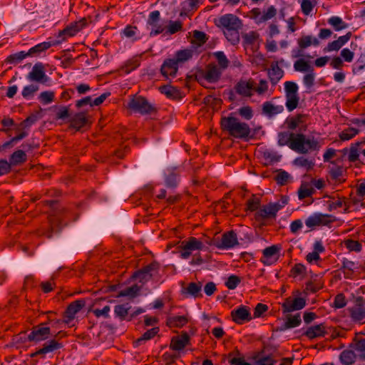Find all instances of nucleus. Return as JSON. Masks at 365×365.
I'll return each mask as SVG.
<instances>
[{
    "label": "nucleus",
    "mask_w": 365,
    "mask_h": 365,
    "mask_svg": "<svg viewBox=\"0 0 365 365\" xmlns=\"http://www.w3.org/2000/svg\"><path fill=\"white\" fill-rule=\"evenodd\" d=\"M268 76L271 83L275 86L283 77L284 71L279 67L277 62L273 63L271 65L270 69L268 71Z\"/></svg>",
    "instance_id": "e433bc0d"
},
{
    "label": "nucleus",
    "mask_w": 365,
    "mask_h": 365,
    "mask_svg": "<svg viewBox=\"0 0 365 365\" xmlns=\"http://www.w3.org/2000/svg\"><path fill=\"white\" fill-rule=\"evenodd\" d=\"M365 144V140L363 141H358L354 143H351L349 148V153L348 155V160L354 163L359 160V147L361 145Z\"/></svg>",
    "instance_id": "09e8293b"
},
{
    "label": "nucleus",
    "mask_w": 365,
    "mask_h": 365,
    "mask_svg": "<svg viewBox=\"0 0 365 365\" xmlns=\"http://www.w3.org/2000/svg\"><path fill=\"white\" fill-rule=\"evenodd\" d=\"M297 42L299 49L292 51V57L294 58L302 56V50L310 46L312 44L314 46L319 44V40L316 38H312L311 36H303L298 39Z\"/></svg>",
    "instance_id": "bb28decb"
},
{
    "label": "nucleus",
    "mask_w": 365,
    "mask_h": 365,
    "mask_svg": "<svg viewBox=\"0 0 365 365\" xmlns=\"http://www.w3.org/2000/svg\"><path fill=\"white\" fill-rule=\"evenodd\" d=\"M39 90L38 85L36 83H31L27 86H25L21 91L22 97L26 100L32 99L36 93Z\"/></svg>",
    "instance_id": "8fccbe9b"
},
{
    "label": "nucleus",
    "mask_w": 365,
    "mask_h": 365,
    "mask_svg": "<svg viewBox=\"0 0 365 365\" xmlns=\"http://www.w3.org/2000/svg\"><path fill=\"white\" fill-rule=\"evenodd\" d=\"M329 198L331 200L327 201L328 210L332 211L338 208L344 207V212L347 213L350 209V202L346 200L345 197H336L335 195H330Z\"/></svg>",
    "instance_id": "393cba45"
},
{
    "label": "nucleus",
    "mask_w": 365,
    "mask_h": 365,
    "mask_svg": "<svg viewBox=\"0 0 365 365\" xmlns=\"http://www.w3.org/2000/svg\"><path fill=\"white\" fill-rule=\"evenodd\" d=\"M213 56L217 60L219 68L222 70L227 68L229 66V60L223 51H217L213 53Z\"/></svg>",
    "instance_id": "0e129e2a"
},
{
    "label": "nucleus",
    "mask_w": 365,
    "mask_h": 365,
    "mask_svg": "<svg viewBox=\"0 0 365 365\" xmlns=\"http://www.w3.org/2000/svg\"><path fill=\"white\" fill-rule=\"evenodd\" d=\"M140 287L137 284H134L131 287H128L125 288L123 290H121L118 294L117 295L118 297H130L131 298L135 297L139 292H140Z\"/></svg>",
    "instance_id": "4d7b16f0"
},
{
    "label": "nucleus",
    "mask_w": 365,
    "mask_h": 365,
    "mask_svg": "<svg viewBox=\"0 0 365 365\" xmlns=\"http://www.w3.org/2000/svg\"><path fill=\"white\" fill-rule=\"evenodd\" d=\"M26 160L27 156L25 151L22 150H17L11 155L9 158V163L11 164V166L18 165L26 162Z\"/></svg>",
    "instance_id": "49530a36"
},
{
    "label": "nucleus",
    "mask_w": 365,
    "mask_h": 365,
    "mask_svg": "<svg viewBox=\"0 0 365 365\" xmlns=\"http://www.w3.org/2000/svg\"><path fill=\"white\" fill-rule=\"evenodd\" d=\"M55 93L52 91H43L38 96V101L43 105L49 104L54 101Z\"/></svg>",
    "instance_id": "680f3d73"
},
{
    "label": "nucleus",
    "mask_w": 365,
    "mask_h": 365,
    "mask_svg": "<svg viewBox=\"0 0 365 365\" xmlns=\"http://www.w3.org/2000/svg\"><path fill=\"white\" fill-rule=\"evenodd\" d=\"M85 306L86 301L84 299H78L70 303L63 313L65 323L68 324L73 320L75 315Z\"/></svg>",
    "instance_id": "4be33fe9"
},
{
    "label": "nucleus",
    "mask_w": 365,
    "mask_h": 365,
    "mask_svg": "<svg viewBox=\"0 0 365 365\" xmlns=\"http://www.w3.org/2000/svg\"><path fill=\"white\" fill-rule=\"evenodd\" d=\"M255 82L252 79L248 81L240 80L235 86V92L243 96L250 98L253 95Z\"/></svg>",
    "instance_id": "5701e85b"
},
{
    "label": "nucleus",
    "mask_w": 365,
    "mask_h": 365,
    "mask_svg": "<svg viewBox=\"0 0 365 365\" xmlns=\"http://www.w3.org/2000/svg\"><path fill=\"white\" fill-rule=\"evenodd\" d=\"M179 248L180 257L187 259L193 251L203 249V242L195 237H190L187 240L182 241Z\"/></svg>",
    "instance_id": "9d476101"
},
{
    "label": "nucleus",
    "mask_w": 365,
    "mask_h": 365,
    "mask_svg": "<svg viewBox=\"0 0 365 365\" xmlns=\"http://www.w3.org/2000/svg\"><path fill=\"white\" fill-rule=\"evenodd\" d=\"M280 248L277 245H272L266 247L262 251V257L260 262L265 266H270L277 260V255L279 252Z\"/></svg>",
    "instance_id": "b1692460"
},
{
    "label": "nucleus",
    "mask_w": 365,
    "mask_h": 365,
    "mask_svg": "<svg viewBox=\"0 0 365 365\" xmlns=\"http://www.w3.org/2000/svg\"><path fill=\"white\" fill-rule=\"evenodd\" d=\"M26 78L29 81L42 83H45L48 80L42 63H36L33 66L31 71L28 73Z\"/></svg>",
    "instance_id": "6ab92c4d"
},
{
    "label": "nucleus",
    "mask_w": 365,
    "mask_h": 365,
    "mask_svg": "<svg viewBox=\"0 0 365 365\" xmlns=\"http://www.w3.org/2000/svg\"><path fill=\"white\" fill-rule=\"evenodd\" d=\"M208 40V36L203 31L195 30L190 43L194 48L203 46Z\"/></svg>",
    "instance_id": "ea45409f"
},
{
    "label": "nucleus",
    "mask_w": 365,
    "mask_h": 365,
    "mask_svg": "<svg viewBox=\"0 0 365 365\" xmlns=\"http://www.w3.org/2000/svg\"><path fill=\"white\" fill-rule=\"evenodd\" d=\"M179 66L173 58H165L160 66V73L165 79L175 78L177 76Z\"/></svg>",
    "instance_id": "412c9836"
},
{
    "label": "nucleus",
    "mask_w": 365,
    "mask_h": 365,
    "mask_svg": "<svg viewBox=\"0 0 365 365\" xmlns=\"http://www.w3.org/2000/svg\"><path fill=\"white\" fill-rule=\"evenodd\" d=\"M277 14V9L274 6H270L266 12H264L261 16L257 19V24H261L265 22L273 17H274Z\"/></svg>",
    "instance_id": "69168bd1"
},
{
    "label": "nucleus",
    "mask_w": 365,
    "mask_h": 365,
    "mask_svg": "<svg viewBox=\"0 0 365 365\" xmlns=\"http://www.w3.org/2000/svg\"><path fill=\"white\" fill-rule=\"evenodd\" d=\"M280 205L278 203L269 202L267 205L259 207L255 213V220L260 222V226H265L266 223L263 221L270 218H275Z\"/></svg>",
    "instance_id": "1a4fd4ad"
},
{
    "label": "nucleus",
    "mask_w": 365,
    "mask_h": 365,
    "mask_svg": "<svg viewBox=\"0 0 365 365\" xmlns=\"http://www.w3.org/2000/svg\"><path fill=\"white\" fill-rule=\"evenodd\" d=\"M230 315L232 321L237 324H242L252 319L250 308L245 305H240L237 309L232 310Z\"/></svg>",
    "instance_id": "f3484780"
},
{
    "label": "nucleus",
    "mask_w": 365,
    "mask_h": 365,
    "mask_svg": "<svg viewBox=\"0 0 365 365\" xmlns=\"http://www.w3.org/2000/svg\"><path fill=\"white\" fill-rule=\"evenodd\" d=\"M222 76V69H220L215 63H208L205 70H200L196 74L197 81L202 85V80H205L208 83L217 82Z\"/></svg>",
    "instance_id": "0eeeda50"
},
{
    "label": "nucleus",
    "mask_w": 365,
    "mask_h": 365,
    "mask_svg": "<svg viewBox=\"0 0 365 365\" xmlns=\"http://www.w3.org/2000/svg\"><path fill=\"white\" fill-rule=\"evenodd\" d=\"M63 347L61 342H58L55 339H50L43 344L42 348L36 351V354L46 355L48 353L53 352L56 350L61 349Z\"/></svg>",
    "instance_id": "473e14b6"
},
{
    "label": "nucleus",
    "mask_w": 365,
    "mask_h": 365,
    "mask_svg": "<svg viewBox=\"0 0 365 365\" xmlns=\"http://www.w3.org/2000/svg\"><path fill=\"white\" fill-rule=\"evenodd\" d=\"M358 269L360 268L359 266H357V263L346 258H343L341 267L339 269V271L343 272L345 279H351L353 278L354 270Z\"/></svg>",
    "instance_id": "7c9ffc66"
},
{
    "label": "nucleus",
    "mask_w": 365,
    "mask_h": 365,
    "mask_svg": "<svg viewBox=\"0 0 365 365\" xmlns=\"http://www.w3.org/2000/svg\"><path fill=\"white\" fill-rule=\"evenodd\" d=\"M78 33L73 29L72 25L69 24L66 27H65L63 30H60L56 36V39L55 41H59L60 44L66 41L68 38L73 37L76 36Z\"/></svg>",
    "instance_id": "37998d69"
},
{
    "label": "nucleus",
    "mask_w": 365,
    "mask_h": 365,
    "mask_svg": "<svg viewBox=\"0 0 365 365\" xmlns=\"http://www.w3.org/2000/svg\"><path fill=\"white\" fill-rule=\"evenodd\" d=\"M195 53L192 48H185L178 50L175 53L174 57L172 58L176 63L180 66L189 60H190Z\"/></svg>",
    "instance_id": "f704fd0d"
},
{
    "label": "nucleus",
    "mask_w": 365,
    "mask_h": 365,
    "mask_svg": "<svg viewBox=\"0 0 365 365\" xmlns=\"http://www.w3.org/2000/svg\"><path fill=\"white\" fill-rule=\"evenodd\" d=\"M327 334L326 326L324 323L309 327L302 334V336H307L309 339H313L319 337H324Z\"/></svg>",
    "instance_id": "c85d7f7f"
},
{
    "label": "nucleus",
    "mask_w": 365,
    "mask_h": 365,
    "mask_svg": "<svg viewBox=\"0 0 365 365\" xmlns=\"http://www.w3.org/2000/svg\"><path fill=\"white\" fill-rule=\"evenodd\" d=\"M351 317L357 322L365 319V300L362 297H358L354 302V306L349 309Z\"/></svg>",
    "instance_id": "aec40b11"
},
{
    "label": "nucleus",
    "mask_w": 365,
    "mask_h": 365,
    "mask_svg": "<svg viewBox=\"0 0 365 365\" xmlns=\"http://www.w3.org/2000/svg\"><path fill=\"white\" fill-rule=\"evenodd\" d=\"M159 269L160 264L156 261H153L143 268L134 272L132 274V278L138 279L139 282L145 284L152 279V272L158 271Z\"/></svg>",
    "instance_id": "9b49d317"
},
{
    "label": "nucleus",
    "mask_w": 365,
    "mask_h": 365,
    "mask_svg": "<svg viewBox=\"0 0 365 365\" xmlns=\"http://www.w3.org/2000/svg\"><path fill=\"white\" fill-rule=\"evenodd\" d=\"M220 126L223 131H227L230 135L247 141L250 134V126L247 123L240 122L233 116L222 117L220 120Z\"/></svg>",
    "instance_id": "20e7f679"
},
{
    "label": "nucleus",
    "mask_w": 365,
    "mask_h": 365,
    "mask_svg": "<svg viewBox=\"0 0 365 365\" xmlns=\"http://www.w3.org/2000/svg\"><path fill=\"white\" fill-rule=\"evenodd\" d=\"M298 89L299 87L295 82L286 81L284 83L285 106L289 112L293 111L298 107L299 102Z\"/></svg>",
    "instance_id": "423d86ee"
},
{
    "label": "nucleus",
    "mask_w": 365,
    "mask_h": 365,
    "mask_svg": "<svg viewBox=\"0 0 365 365\" xmlns=\"http://www.w3.org/2000/svg\"><path fill=\"white\" fill-rule=\"evenodd\" d=\"M131 307L128 306V304H118L114 307V314L115 317L118 318L120 321H127L130 322V314L129 310L130 309Z\"/></svg>",
    "instance_id": "4c0bfd02"
},
{
    "label": "nucleus",
    "mask_w": 365,
    "mask_h": 365,
    "mask_svg": "<svg viewBox=\"0 0 365 365\" xmlns=\"http://www.w3.org/2000/svg\"><path fill=\"white\" fill-rule=\"evenodd\" d=\"M359 133L358 129L349 127L339 133V138L343 141L349 140L355 137Z\"/></svg>",
    "instance_id": "e2e57ef3"
},
{
    "label": "nucleus",
    "mask_w": 365,
    "mask_h": 365,
    "mask_svg": "<svg viewBox=\"0 0 365 365\" xmlns=\"http://www.w3.org/2000/svg\"><path fill=\"white\" fill-rule=\"evenodd\" d=\"M307 117L308 115L303 113H298L294 116H289L286 118L284 125L289 130H292L291 132L296 130L297 127L301 126L299 133H302L307 130V125L306 124H303L306 123Z\"/></svg>",
    "instance_id": "dca6fc26"
},
{
    "label": "nucleus",
    "mask_w": 365,
    "mask_h": 365,
    "mask_svg": "<svg viewBox=\"0 0 365 365\" xmlns=\"http://www.w3.org/2000/svg\"><path fill=\"white\" fill-rule=\"evenodd\" d=\"M43 203L52 209V213L48 217V225L38 230V235L51 239L54 233H59L68 225L70 212L68 209H57L56 200H44Z\"/></svg>",
    "instance_id": "f257e3e1"
},
{
    "label": "nucleus",
    "mask_w": 365,
    "mask_h": 365,
    "mask_svg": "<svg viewBox=\"0 0 365 365\" xmlns=\"http://www.w3.org/2000/svg\"><path fill=\"white\" fill-rule=\"evenodd\" d=\"M202 284L201 282H190L187 287L182 290V293L195 298L201 297Z\"/></svg>",
    "instance_id": "79ce46f5"
},
{
    "label": "nucleus",
    "mask_w": 365,
    "mask_h": 365,
    "mask_svg": "<svg viewBox=\"0 0 365 365\" xmlns=\"http://www.w3.org/2000/svg\"><path fill=\"white\" fill-rule=\"evenodd\" d=\"M190 337L187 332L182 331L180 336H173L171 339L170 349L173 351H181L190 344Z\"/></svg>",
    "instance_id": "a878e982"
},
{
    "label": "nucleus",
    "mask_w": 365,
    "mask_h": 365,
    "mask_svg": "<svg viewBox=\"0 0 365 365\" xmlns=\"http://www.w3.org/2000/svg\"><path fill=\"white\" fill-rule=\"evenodd\" d=\"M293 163L297 166L306 168L307 171L312 170L314 166V163L312 160H309L307 158L304 157H298L295 158Z\"/></svg>",
    "instance_id": "bf43d9fd"
},
{
    "label": "nucleus",
    "mask_w": 365,
    "mask_h": 365,
    "mask_svg": "<svg viewBox=\"0 0 365 365\" xmlns=\"http://www.w3.org/2000/svg\"><path fill=\"white\" fill-rule=\"evenodd\" d=\"M128 108L142 115H148L157 112L155 106L148 102L145 97L133 96L128 104Z\"/></svg>",
    "instance_id": "39448f33"
},
{
    "label": "nucleus",
    "mask_w": 365,
    "mask_h": 365,
    "mask_svg": "<svg viewBox=\"0 0 365 365\" xmlns=\"http://www.w3.org/2000/svg\"><path fill=\"white\" fill-rule=\"evenodd\" d=\"M335 221L334 217L328 214L314 213L305 220L306 225L314 229L316 226H327Z\"/></svg>",
    "instance_id": "ddd939ff"
},
{
    "label": "nucleus",
    "mask_w": 365,
    "mask_h": 365,
    "mask_svg": "<svg viewBox=\"0 0 365 365\" xmlns=\"http://www.w3.org/2000/svg\"><path fill=\"white\" fill-rule=\"evenodd\" d=\"M189 322V318L187 316H170L166 319V326L169 328H182L185 327Z\"/></svg>",
    "instance_id": "72a5a7b5"
},
{
    "label": "nucleus",
    "mask_w": 365,
    "mask_h": 365,
    "mask_svg": "<svg viewBox=\"0 0 365 365\" xmlns=\"http://www.w3.org/2000/svg\"><path fill=\"white\" fill-rule=\"evenodd\" d=\"M200 4H202V0H186L182 4L180 15L182 16L189 11H196Z\"/></svg>",
    "instance_id": "3c124183"
},
{
    "label": "nucleus",
    "mask_w": 365,
    "mask_h": 365,
    "mask_svg": "<svg viewBox=\"0 0 365 365\" xmlns=\"http://www.w3.org/2000/svg\"><path fill=\"white\" fill-rule=\"evenodd\" d=\"M277 144L279 146L287 145L291 150L300 153L307 154L309 150H318L319 143L314 138H306L302 133L291 131H281L277 134Z\"/></svg>",
    "instance_id": "f03ea898"
},
{
    "label": "nucleus",
    "mask_w": 365,
    "mask_h": 365,
    "mask_svg": "<svg viewBox=\"0 0 365 365\" xmlns=\"http://www.w3.org/2000/svg\"><path fill=\"white\" fill-rule=\"evenodd\" d=\"M42 109L40 108L39 110L36 111L35 113H32L29 115L25 120L21 121L18 127L16 128V130H25L26 128H29L33 124H34L40 118Z\"/></svg>",
    "instance_id": "58836bf2"
},
{
    "label": "nucleus",
    "mask_w": 365,
    "mask_h": 365,
    "mask_svg": "<svg viewBox=\"0 0 365 365\" xmlns=\"http://www.w3.org/2000/svg\"><path fill=\"white\" fill-rule=\"evenodd\" d=\"M263 353L264 350H262L253 356L255 361L253 365H274L276 364V360L270 355L261 356Z\"/></svg>",
    "instance_id": "a18cd8bd"
},
{
    "label": "nucleus",
    "mask_w": 365,
    "mask_h": 365,
    "mask_svg": "<svg viewBox=\"0 0 365 365\" xmlns=\"http://www.w3.org/2000/svg\"><path fill=\"white\" fill-rule=\"evenodd\" d=\"M182 168L180 166H173L166 168L164 171V181L166 187L175 189L178 187L180 180Z\"/></svg>",
    "instance_id": "f8f14e48"
},
{
    "label": "nucleus",
    "mask_w": 365,
    "mask_h": 365,
    "mask_svg": "<svg viewBox=\"0 0 365 365\" xmlns=\"http://www.w3.org/2000/svg\"><path fill=\"white\" fill-rule=\"evenodd\" d=\"M315 192L314 188L309 183L303 182L298 190V197L299 200H304L307 197H312Z\"/></svg>",
    "instance_id": "de8ad7c7"
},
{
    "label": "nucleus",
    "mask_w": 365,
    "mask_h": 365,
    "mask_svg": "<svg viewBox=\"0 0 365 365\" xmlns=\"http://www.w3.org/2000/svg\"><path fill=\"white\" fill-rule=\"evenodd\" d=\"M29 56L27 52L21 51L9 56L6 58V62L10 63H18L23 59Z\"/></svg>",
    "instance_id": "338daca9"
},
{
    "label": "nucleus",
    "mask_w": 365,
    "mask_h": 365,
    "mask_svg": "<svg viewBox=\"0 0 365 365\" xmlns=\"http://www.w3.org/2000/svg\"><path fill=\"white\" fill-rule=\"evenodd\" d=\"M354 340L356 341L355 344H351L349 348H352L360 352L359 355V359L362 361H365V339L356 340L355 338Z\"/></svg>",
    "instance_id": "5fc2aeb1"
},
{
    "label": "nucleus",
    "mask_w": 365,
    "mask_h": 365,
    "mask_svg": "<svg viewBox=\"0 0 365 365\" xmlns=\"http://www.w3.org/2000/svg\"><path fill=\"white\" fill-rule=\"evenodd\" d=\"M146 27L150 29V37L158 36L165 31V26L162 22L160 13L158 10L151 11L146 20Z\"/></svg>",
    "instance_id": "6e6552de"
},
{
    "label": "nucleus",
    "mask_w": 365,
    "mask_h": 365,
    "mask_svg": "<svg viewBox=\"0 0 365 365\" xmlns=\"http://www.w3.org/2000/svg\"><path fill=\"white\" fill-rule=\"evenodd\" d=\"M220 250H229L239 245L237 233L234 230L227 231L222 233L220 237Z\"/></svg>",
    "instance_id": "a211bd4d"
},
{
    "label": "nucleus",
    "mask_w": 365,
    "mask_h": 365,
    "mask_svg": "<svg viewBox=\"0 0 365 365\" xmlns=\"http://www.w3.org/2000/svg\"><path fill=\"white\" fill-rule=\"evenodd\" d=\"M182 30V23L180 21H170L166 26L165 33L173 35Z\"/></svg>",
    "instance_id": "13d9d810"
},
{
    "label": "nucleus",
    "mask_w": 365,
    "mask_h": 365,
    "mask_svg": "<svg viewBox=\"0 0 365 365\" xmlns=\"http://www.w3.org/2000/svg\"><path fill=\"white\" fill-rule=\"evenodd\" d=\"M294 68L296 71L299 72L314 71L313 66H312L308 61L304 59H299L295 61L294 63Z\"/></svg>",
    "instance_id": "6e6d98bb"
},
{
    "label": "nucleus",
    "mask_w": 365,
    "mask_h": 365,
    "mask_svg": "<svg viewBox=\"0 0 365 365\" xmlns=\"http://www.w3.org/2000/svg\"><path fill=\"white\" fill-rule=\"evenodd\" d=\"M328 24L333 26L336 31H341L348 27V24L339 16H331L328 19Z\"/></svg>",
    "instance_id": "864d4df0"
},
{
    "label": "nucleus",
    "mask_w": 365,
    "mask_h": 365,
    "mask_svg": "<svg viewBox=\"0 0 365 365\" xmlns=\"http://www.w3.org/2000/svg\"><path fill=\"white\" fill-rule=\"evenodd\" d=\"M282 105H274L271 101H265L262 106V114L269 118H273L274 115L282 113L284 111Z\"/></svg>",
    "instance_id": "c756f323"
},
{
    "label": "nucleus",
    "mask_w": 365,
    "mask_h": 365,
    "mask_svg": "<svg viewBox=\"0 0 365 365\" xmlns=\"http://www.w3.org/2000/svg\"><path fill=\"white\" fill-rule=\"evenodd\" d=\"M215 24L220 27L225 28L226 30H239L242 26L241 20L232 14H227L221 16L218 19V23L215 21Z\"/></svg>",
    "instance_id": "2eb2a0df"
},
{
    "label": "nucleus",
    "mask_w": 365,
    "mask_h": 365,
    "mask_svg": "<svg viewBox=\"0 0 365 365\" xmlns=\"http://www.w3.org/2000/svg\"><path fill=\"white\" fill-rule=\"evenodd\" d=\"M343 174V167L336 165L335 167H333L329 170V175L331 178V180H334L335 182H339V183H341L344 182L345 180H341L340 177Z\"/></svg>",
    "instance_id": "774afa93"
},
{
    "label": "nucleus",
    "mask_w": 365,
    "mask_h": 365,
    "mask_svg": "<svg viewBox=\"0 0 365 365\" xmlns=\"http://www.w3.org/2000/svg\"><path fill=\"white\" fill-rule=\"evenodd\" d=\"M344 245L350 252H359L362 250V245L357 240L347 239L344 241Z\"/></svg>",
    "instance_id": "052dcab7"
},
{
    "label": "nucleus",
    "mask_w": 365,
    "mask_h": 365,
    "mask_svg": "<svg viewBox=\"0 0 365 365\" xmlns=\"http://www.w3.org/2000/svg\"><path fill=\"white\" fill-rule=\"evenodd\" d=\"M43 325L38 324L32 328L31 331L27 336L29 341L39 342L45 341L52 335L51 327Z\"/></svg>",
    "instance_id": "4468645a"
},
{
    "label": "nucleus",
    "mask_w": 365,
    "mask_h": 365,
    "mask_svg": "<svg viewBox=\"0 0 365 365\" xmlns=\"http://www.w3.org/2000/svg\"><path fill=\"white\" fill-rule=\"evenodd\" d=\"M306 306V299L303 297H287L282 304V310L283 314H286L285 321L283 324L279 328L277 331H284L287 329H293L299 327L302 323L301 315L297 313L294 315L290 314L294 311H297L303 309Z\"/></svg>",
    "instance_id": "7ed1b4c3"
},
{
    "label": "nucleus",
    "mask_w": 365,
    "mask_h": 365,
    "mask_svg": "<svg viewBox=\"0 0 365 365\" xmlns=\"http://www.w3.org/2000/svg\"><path fill=\"white\" fill-rule=\"evenodd\" d=\"M70 128L79 131L88 124L87 113L78 112L75 113L69 120Z\"/></svg>",
    "instance_id": "cd10ccee"
},
{
    "label": "nucleus",
    "mask_w": 365,
    "mask_h": 365,
    "mask_svg": "<svg viewBox=\"0 0 365 365\" xmlns=\"http://www.w3.org/2000/svg\"><path fill=\"white\" fill-rule=\"evenodd\" d=\"M159 91L170 99L180 100L182 98L181 91L177 87L170 85L161 86L159 88Z\"/></svg>",
    "instance_id": "c9c22d12"
},
{
    "label": "nucleus",
    "mask_w": 365,
    "mask_h": 365,
    "mask_svg": "<svg viewBox=\"0 0 365 365\" xmlns=\"http://www.w3.org/2000/svg\"><path fill=\"white\" fill-rule=\"evenodd\" d=\"M339 359L343 365H352L356 359V354L352 349H345L339 355Z\"/></svg>",
    "instance_id": "c03bdc74"
},
{
    "label": "nucleus",
    "mask_w": 365,
    "mask_h": 365,
    "mask_svg": "<svg viewBox=\"0 0 365 365\" xmlns=\"http://www.w3.org/2000/svg\"><path fill=\"white\" fill-rule=\"evenodd\" d=\"M159 331L160 328L158 327L147 330L140 337L133 342V346L137 347L143 344L146 341L153 339Z\"/></svg>",
    "instance_id": "a19ab883"
},
{
    "label": "nucleus",
    "mask_w": 365,
    "mask_h": 365,
    "mask_svg": "<svg viewBox=\"0 0 365 365\" xmlns=\"http://www.w3.org/2000/svg\"><path fill=\"white\" fill-rule=\"evenodd\" d=\"M261 199L257 197L255 195H252V197L246 202V212H257L260 207Z\"/></svg>",
    "instance_id": "603ef678"
},
{
    "label": "nucleus",
    "mask_w": 365,
    "mask_h": 365,
    "mask_svg": "<svg viewBox=\"0 0 365 365\" xmlns=\"http://www.w3.org/2000/svg\"><path fill=\"white\" fill-rule=\"evenodd\" d=\"M59 44V41L52 40L50 41H44L31 47L27 51V54H29V56H38L41 52L48 50L51 46H57Z\"/></svg>",
    "instance_id": "2f4dec72"
}]
</instances>
